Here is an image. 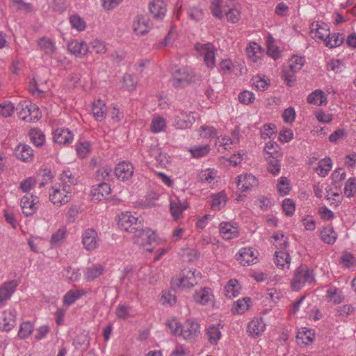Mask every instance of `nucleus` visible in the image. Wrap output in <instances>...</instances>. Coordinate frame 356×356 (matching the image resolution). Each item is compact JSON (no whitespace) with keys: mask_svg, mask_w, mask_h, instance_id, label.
I'll return each mask as SVG.
<instances>
[{"mask_svg":"<svg viewBox=\"0 0 356 356\" xmlns=\"http://www.w3.org/2000/svg\"><path fill=\"white\" fill-rule=\"evenodd\" d=\"M89 49L95 51L96 54H105L106 47L105 44L100 40H93L90 43Z\"/></svg>","mask_w":356,"mask_h":356,"instance_id":"nucleus-59","label":"nucleus"},{"mask_svg":"<svg viewBox=\"0 0 356 356\" xmlns=\"http://www.w3.org/2000/svg\"><path fill=\"white\" fill-rule=\"evenodd\" d=\"M133 30L136 35H143L147 33L149 30L147 19L143 16H137L133 22Z\"/></svg>","mask_w":356,"mask_h":356,"instance_id":"nucleus-24","label":"nucleus"},{"mask_svg":"<svg viewBox=\"0 0 356 356\" xmlns=\"http://www.w3.org/2000/svg\"><path fill=\"white\" fill-rule=\"evenodd\" d=\"M239 143V131L237 130L233 131L232 137H218L216 140V146L218 147V151L221 149L229 150L232 149V145Z\"/></svg>","mask_w":356,"mask_h":356,"instance_id":"nucleus-13","label":"nucleus"},{"mask_svg":"<svg viewBox=\"0 0 356 356\" xmlns=\"http://www.w3.org/2000/svg\"><path fill=\"white\" fill-rule=\"evenodd\" d=\"M106 106L105 103L101 100L97 99V101H95L92 104V111L93 113L94 117L97 120H102L104 118L106 113Z\"/></svg>","mask_w":356,"mask_h":356,"instance_id":"nucleus-33","label":"nucleus"},{"mask_svg":"<svg viewBox=\"0 0 356 356\" xmlns=\"http://www.w3.org/2000/svg\"><path fill=\"white\" fill-rule=\"evenodd\" d=\"M195 50L204 57V61L208 68L213 69L216 65V48L211 43H197Z\"/></svg>","mask_w":356,"mask_h":356,"instance_id":"nucleus-6","label":"nucleus"},{"mask_svg":"<svg viewBox=\"0 0 356 356\" xmlns=\"http://www.w3.org/2000/svg\"><path fill=\"white\" fill-rule=\"evenodd\" d=\"M111 191L109 184L106 183H100L92 190V195L97 200H102L106 198Z\"/></svg>","mask_w":356,"mask_h":356,"instance_id":"nucleus-28","label":"nucleus"},{"mask_svg":"<svg viewBox=\"0 0 356 356\" xmlns=\"http://www.w3.org/2000/svg\"><path fill=\"white\" fill-rule=\"evenodd\" d=\"M211 148L209 145H195L188 149L193 158L198 159L205 156L210 152Z\"/></svg>","mask_w":356,"mask_h":356,"instance_id":"nucleus-39","label":"nucleus"},{"mask_svg":"<svg viewBox=\"0 0 356 356\" xmlns=\"http://www.w3.org/2000/svg\"><path fill=\"white\" fill-rule=\"evenodd\" d=\"M225 6V5L222 6V0H213L210 6L212 15L218 19H222Z\"/></svg>","mask_w":356,"mask_h":356,"instance_id":"nucleus-43","label":"nucleus"},{"mask_svg":"<svg viewBox=\"0 0 356 356\" xmlns=\"http://www.w3.org/2000/svg\"><path fill=\"white\" fill-rule=\"evenodd\" d=\"M326 97L321 90H316L309 95L307 97V102L309 104L321 106L326 104Z\"/></svg>","mask_w":356,"mask_h":356,"instance_id":"nucleus-36","label":"nucleus"},{"mask_svg":"<svg viewBox=\"0 0 356 356\" xmlns=\"http://www.w3.org/2000/svg\"><path fill=\"white\" fill-rule=\"evenodd\" d=\"M332 168V161L330 158L321 159L318 162V165L316 168V172L321 177H325L330 171Z\"/></svg>","mask_w":356,"mask_h":356,"instance_id":"nucleus-42","label":"nucleus"},{"mask_svg":"<svg viewBox=\"0 0 356 356\" xmlns=\"http://www.w3.org/2000/svg\"><path fill=\"white\" fill-rule=\"evenodd\" d=\"M344 69L343 63L337 59L331 60L327 63V70H332L334 73H340Z\"/></svg>","mask_w":356,"mask_h":356,"instance_id":"nucleus-63","label":"nucleus"},{"mask_svg":"<svg viewBox=\"0 0 356 356\" xmlns=\"http://www.w3.org/2000/svg\"><path fill=\"white\" fill-rule=\"evenodd\" d=\"M54 140L60 145H67L73 140V134L68 129H57L54 132Z\"/></svg>","mask_w":356,"mask_h":356,"instance_id":"nucleus-19","label":"nucleus"},{"mask_svg":"<svg viewBox=\"0 0 356 356\" xmlns=\"http://www.w3.org/2000/svg\"><path fill=\"white\" fill-rule=\"evenodd\" d=\"M165 120L160 117L154 118L152 121L151 130L154 133L162 131L165 127Z\"/></svg>","mask_w":356,"mask_h":356,"instance_id":"nucleus-57","label":"nucleus"},{"mask_svg":"<svg viewBox=\"0 0 356 356\" xmlns=\"http://www.w3.org/2000/svg\"><path fill=\"white\" fill-rule=\"evenodd\" d=\"M356 191V179L349 178L344 187V193L347 197H352Z\"/></svg>","mask_w":356,"mask_h":356,"instance_id":"nucleus-55","label":"nucleus"},{"mask_svg":"<svg viewBox=\"0 0 356 356\" xmlns=\"http://www.w3.org/2000/svg\"><path fill=\"white\" fill-rule=\"evenodd\" d=\"M124 84L127 89L129 91L136 89L138 84L137 77L131 74H126L123 77Z\"/></svg>","mask_w":356,"mask_h":356,"instance_id":"nucleus-53","label":"nucleus"},{"mask_svg":"<svg viewBox=\"0 0 356 356\" xmlns=\"http://www.w3.org/2000/svg\"><path fill=\"white\" fill-rule=\"evenodd\" d=\"M282 209L286 216H291L296 209L295 202L291 199H284L282 202Z\"/></svg>","mask_w":356,"mask_h":356,"instance_id":"nucleus-58","label":"nucleus"},{"mask_svg":"<svg viewBox=\"0 0 356 356\" xmlns=\"http://www.w3.org/2000/svg\"><path fill=\"white\" fill-rule=\"evenodd\" d=\"M38 198L33 195L23 196L20 202L22 213L26 216L33 215L38 209Z\"/></svg>","mask_w":356,"mask_h":356,"instance_id":"nucleus-8","label":"nucleus"},{"mask_svg":"<svg viewBox=\"0 0 356 356\" xmlns=\"http://www.w3.org/2000/svg\"><path fill=\"white\" fill-rule=\"evenodd\" d=\"M339 262L340 264L346 268H350L356 266V258L350 252H343Z\"/></svg>","mask_w":356,"mask_h":356,"instance_id":"nucleus-47","label":"nucleus"},{"mask_svg":"<svg viewBox=\"0 0 356 356\" xmlns=\"http://www.w3.org/2000/svg\"><path fill=\"white\" fill-rule=\"evenodd\" d=\"M195 120V118L193 115V112L181 111L175 115L173 124L177 129H188L192 126Z\"/></svg>","mask_w":356,"mask_h":356,"instance_id":"nucleus-11","label":"nucleus"},{"mask_svg":"<svg viewBox=\"0 0 356 356\" xmlns=\"http://www.w3.org/2000/svg\"><path fill=\"white\" fill-rule=\"evenodd\" d=\"M134 170V168L131 163L129 161H122L115 168L114 175L118 179L126 181L132 177Z\"/></svg>","mask_w":356,"mask_h":356,"instance_id":"nucleus-9","label":"nucleus"},{"mask_svg":"<svg viewBox=\"0 0 356 356\" xmlns=\"http://www.w3.org/2000/svg\"><path fill=\"white\" fill-rule=\"evenodd\" d=\"M265 330V324L261 319H253L248 325V332L256 338L261 335Z\"/></svg>","mask_w":356,"mask_h":356,"instance_id":"nucleus-26","label":"nucleus"},{"mask_svg":"<svg viewBox=\"0 0 356 356\" xmlns=\"http://www.w3.org/2000/svg\"><path fill=\"white\" fill-rule=\"evenodd\" d=\"M219 231L222 237L226 240H230L238 236V227L229 222H220Z\"/></svg>","mask_w":356,"mask_h":356,"instance_id":"nucleus-16","label":"nucleus"},{"mask_svg":"<svg viewBox=\"0 0 356 356\" xmlns=\"http://www.w3.org/2000/svg\"><path fill=\"white\" fill-rule=\"evenodd\" d=\"M17 158L22 161H30L33 156L32 148L27 145L19 144L15 149Z\"/></svg>","mask_w":356,"mask_h":356,"instance_id":"nucleus-25","label":"nucleus"},{"mask_svg":"<svg viewBox=\"0 0 356 356\" xmlns=\"http://www.w3.org/2000/svg\"><path fill=\"white\" fill-rule=\"evenodd\" d=\"M16 111L19 117L26 122H31L40 118L39 108L29 101H23L17 104Z\"/></svg>","mask_w":356,"mask_h":356,"instance_id":"nucleus-4","label":"nucleus"},{"mask_svg":"<svg viewBox=\"0 0 356 356\" xmlns=\"http://www.w3.org/2000/svg\"><path fill=\"white\" fill-rule=\"evenodd\" d=\"M104 268L101 264H94L86 268L84 272V277L88 281H92L103 274Z\"/></svg>","mask_w":356,"mask_h":356,"instance_id":"nucleus-30","label":"nucleus"},{"mask_svg":"<svg viewBox=\"0 0 356 356\" xmlns=\"http://www.w3.org/2000/svg\"><path fill=\"white\" fill-rule=\"evenodd\" d=\"M239 284L238 281L236 280H229L227 284L225 286L224 293L225 295L229 298H235L239 294Z\"/></svg>","mask_w":356,"mask_h":356,"instance_id":"nucleus-40","label":"nucleus"},{"mask_svg":"<svg viewBox=\"0 0 356 356\" xmlns=\"http://www.w3.org/2000/svg\"><path fill=\"white\" fill-rule=\"evenodd\" d=\"M33 330V325L31 322H24L20 325L18 337L21 339H26L32 333Z\"/></svg>","mask_w":356,"mask_h":356,"instance_id":"nucleus-49","label":"nucleus"},{"mask_svg":"<svg viewBox=\"0 0 356 356\" xmlns=\"http://www.w3.org/2000/svg\"><path fill=\"white\" fill-rule=\"evenodd\" d=\"M305 63V59L302 57L293 56L289 61V69L291 72L296 73L301 70Z\"/></svg>","mask_w":356,"mask_h":356,"instance_id":"nucleus-48","label":"nucleus"},{"mask_svg":"<svg viewBox=\"0 0 356 356\" xmlns=\"http://www.w3.org/2000/svg\"><path fill=\"white\" fill-rule=\"evenodd\" d=\"M191 79L192 76L185 69L179 68L173 72L172 85L177 88L191 81Z\"/></svg>","mask_w":356,"mask_h":356,"instance_id":"nucleus-22","label":"nucleus"},{"mask_svg":"<svg viewBox=\"0 0 356 356\" xmlns=\"http://www.w3.org/2000/svg\"><path fill=\"white\" fill-rule=\"evenodd\" d=\"M15 107L10 102H4L0 104V115L4 118L12 115L14 112Z\"/></svg>","mask_w":356,"mask_h":356,"instance_id":"nucleus-56","label":"nucleus"},{"mask_svg":"<svg viewBox=\"0 0 356 356\" xmlns=\"http://www.w3.org/2000/svg\"><path fill=\"white\" fill-rule=\"evenodd\" d=\"M53 192L49 195V199L51 202L58 206L67 204L71 197V188L70 185H63L61 188L59 186H54Z\"/></svg>","mask_w":356,"mask_h":356,"instance_id":"nucleus-7","label":"nucleus"},{"mask_svg":"<svg viewBox=\"0 0 356 356\" xmlns=\"http://www.w3.org/2000/svg\"><path fill=\"white\" fill-rule=\"evenodd\" d=\"M257 251L251 248H243L239 250L237 261L242 266H250L257 261Z\"/></svg>","mask_w":356,"mask_h":356,"instance_id":"nucleus-12","label":"nucleus"},{"mask_svg":"<svg viewBox=\"0 0 356 356\" xmlns=\"http://www.w3.org/2000/svg\"><path fill=\"white\" fill-rule=\"evenodd\" d=\"M70 22L73 29H76L79 31H83L86 27L85 22L80 17L77 15H73L70 18Z\"/></svg>","mask_w":356,"mask_h":356,"instance_id":"nucleus-61","label":"nucleus"},{"mask_svg":"<svg viewBox=\"0 0 356 356\" xmlns=\"http://www.w3.org/2000/svg\"><path fill=\"white\" fill-rule=\"evenodd\" d=\"M321 238L327 244H333L337 238V234L332 226L323 227L321 232Z\"/></svg>","mask_w":356,"mask_h":356,"instance_id":"nucleus-34","label":"nucleus"},{"mask_svg":"<svg viewBox=\"0 0 356 356\" xmlns=\"http://www.w3.org/2000/svg\"><path fill=\"white\" fill-rule=\"evenodd\" d=\"M118 225L124 231L133 233L136 238L135 242L141 245H145V241L150 244L155 239L154 232L148 228L143 229L142 220L131 212L121 213L119 216Z\"/></svg>","mask_w":356,"mask_h":356,"instance_id":"nucleus-1","label":"nucleus"},{"mask_svg":"<svg viewBox=\"0 0 356 356\" xmlns=\"http://www.w3.org/2000/svg\"><path fill=\"white\" fill-rule=\"evenodd\" d=\"M213 297L212 291L209 287L201 289L199 291H196L193 296L195 301L202 305H205L209 302H211Z\"/></svg>","mask_w":356,"mask_h":356,"instance_id":"nucleus-23","label":"nucleus"},{"mask_svg":"<svg viewBox=\"0 0 356 356\" xmlns=\"http://www.w3.org/2000/svg\"><path fill=\"white\" fill-rule=\"evenodd\" d=\"M250 298H245L238 300L233 309V312L237 314H243L250 307Z\"/></svg>","mask_w":356,"mask_h":356,"instance_id":"nucleus-50","label":"nucleus"},{"mask_svg":"<svg viewBox=\"0 0 356 356\" xmlns=\"http://www.w3.org/2000/svg\"><path fill=\"white\" fill-rule=\"evenodd\" d=\"M82 244L88 251L95 250L99 245L97 232L92 228L86 229L82 234Z\"/></svg>","mask_w":356,"mask_h":356,"instance_id":"nucleus-10","label":"nucleus"},{"mask_svg":"<svg viewBox=\"0 0 356 356\" xmlns=\"http://www.w3.org/2000/svg\"><path fill=\"white\" fill-rule=\"evenodd\" d=\"M267 54L274 59H277L280 56L278 47L274 44V39L271 35L267 38Z\"/></svg>","mask_w":356,"mask_h":356,"instance_id":"nucleus-51","label":"nucleus"},{"mask_svg":"<svg viewBox=\"0 0 356 356\" xmlns=\"http://www.w3.org/2000/svg\"><path fill=\"white\" fill-rule=\"evenodd\" d=\"M238 100L243 104H251L254 100V95L250 91L244 90L239 93Z\"/></svg>","mask_w":356,"mask_h":356,"instance_id":"nucleus-62","label":"nucleus"},{"mask_svg":"<svg viewBox=\"0 0 356 356\" xmlns=\"http://www.w3.org/2000/svg\"><path fill=\"white\" fill-rule=\"evenodd\" d=\"M149 9L155 19H160L165 15L166 6L163 0H153L149 5Z\"/></svg>","mask_w":356,"mask_h":356,"instance_id":"nucleus-20","label":"nucleus"},{"mask_svg":"<svg viewBox=\"0 0 356 356\" xmlns=\"http://www.w3.org/2000/svg\"><path fill=\"white\" fill-rule=\"evenodd\" d=\"M211 208L214 210H220L224 207L227 202V195L224 191H221L211 196Z\"/></svg>","mask_w":356,"mask_h":356,"instance_id":"nucleus-35","label":"nucleus"},{"mask_svg":"<svg viewBox=\"0 0 356 356\" xmlns=\"http://www.w3.org/2000/svg\"><path fill=\"white\" fill-rule=\"evenodd\" d=\"M257 184V179L251 174L241 175L237 177V186L243 191L249 190Z\"/></svg>","mask_w":356,"mask_h":356,"instance_id":"nucleus-17","label":"nucleus"},{"mask_svg":"<svg viewBox=\"0 0 356 356\" xmlns=\"http://www.w3.org/2000/svg\"><path fill=\"white\" fill-rule=\"evenodd\" d=\"M86 292L81 289H71L63 296V304L70 306L75 302L76 300L84 296Z\"/></svg>","mask_w":356,"mask_h":356,"instance_id":"nucleus-31","label":"nucleus"},{"mask_svg":"<svg viewBox=\"0 0 356 356\" xmlns=\"http://www.w3.org/2000/svg\"><path fill=\"white\" fill-rule=\"evenodd\" d=\"M31 141L37 147L41 146L45 141V136L39 129H31L29 131Z\"/></svg>","mask_w":356,"mask_h":356,"instance_id":"nucleus-44","label":"nucleus"},{"mask_svg":"<svg viewBox=\"0 0 356 356\" xmlns=\"http://www.w3.org/2000/svg\"><path fill=\"white\" fill-rule=\"evenodd\" d=\"M216 177V172L212 169H206L199 172L198 180L203 183H211Z\"/></svg>","mask_w":356,"mask_h":356,"instance_id":"nucleus-45","label":"nucleus"},{"mask_svg":"<svg viewBox=\"0 0 356 356\" xmlns=\"http://www.w3.org/2000/svg\"><path fill=\"white\" fill-rule=\"evenodd\" d=\"M18 285L16 280H11L4 283L0 287V306L3 305L11 297Z\"/></svg>","mask_w":356,"mask_h":356,"instance_id":"nucleus-15","label":"nucleus"},{"mask_svg":"<svg viewBox=\"0 0 356 356\" xmlns=\"http://www.w3.org/2000/svg\"><path fill=\"white\" fill-rule=\"evenodd\" d=\"M187 208L188 203L186 200H181L176 196L170 198V210L175 220L179 219Z\"/></svg>","mask_w":356,"mask_h":356,"instance_id":"nucleus-14","label":"nucleus"},{"mask_svg":"<svg viewBox=\"0 0 356 356\" xmlns=\"http://www.w3.org/2000/svg\"><path fill=\"white\" fill-rule=\"evenodd\" d=\"M206 335L211 344L216 345L221 337V332L218 327L211 325L206 330Z\"/></svg>","mask_w":356,"mask_h":356,"instance_id":"nucleus-37","label":"nucleus"},{"mask_svg":"<svg viewBox=\"0 0 356 356\" xmlns=\"http://www.w3.org/2000/svg\"><path fill=\"white\" fill-rule=\"evenodd\" d=\"M275 126L274 124H264L261 131V136L264 139L271 138L275 135Z\"/></svg>","mask_w":356,"mask_h":356,"instance_id":"nucleus-64","label":"nucleus"},{"mask_svg":"<svg viewBox=\"0 0 356 356\" xmlns=\"http://www.w3.org/2000/svg\"><path fill=\"white\" fill-rule=\"evenodd\" d=\"M168 327L172 334L181 337L184 339L193 341L200 333V325L194 320H187L181 324L176 320L168 322Z\"/></svg>","mask_w":356,"mask_h":356,"instance_id":"nucleus-2","label":"nucleus"},{"mask_svg":"<svg viewBox=\"0 0 356 356\" xmlns=\"http://www.w3.org/2000/svg\"><path fill=\"white\" fill-rule=\"evenodd\" d=\"M38 44L40 49L47 55H52L56 49L54 42L47 37L40 38Z\"/></svg>","mask_w":356,"mask_h":356,"instance_id":"nucleus-32","label":"nucleus"},{"mask_svg":"<svg viewBox=\"0 0 356 356\" xmlns=\"http://www.w3.org/2000/svg\"><path fill=\"white\" fill-rule=\"evenodd\" d=\"M67 49L76 56H83L89 51V47L84 41L73 40L68 43Z\"/></svg>","mask_w":356,"mask_h":356,"instance_id":"nucleus-18","label":"nucleus"},{"mask_svg":"<svg viewBox=\"0 0 356 356\" xmlns=\"http://www.w3.org/2000/svg\"><path fill=\"white\" fill-rule=\"evenodd\" d=\"M275 264L279 268H289L291 257L289 252L286 250H276L275 252Z\"/></svg>","mask_w":356,"mask_h":356,"instance_id":"nucleus-27","label":"nucleus"},{"mask_svg":"<svg viewBox=\"0 0 356 356\" xmlns=\"http://www.w3.org/2000/svg\"><path fill=\"white\" fill-rule=\"evenodd\" d=\"M1 324L5 331H9L14 327L16 324V311L13 309L4 311Z\"/></svg>","mask_w":356,"mask_h":356,"instance_id":"nucleus-21","label":"nucleus"},{"mask_svg":"<svg viewBox=\"0 0 356 356\" xmlns=\"http://www.w3.org/2000/svg\"><path fill=\"white\" fill-rule=\"evenodd\" d=\"M261 47L256 42L250 43L246 48L248 58L252 62H257L262 54Z\"/></svg>","mask_w":356,"mask_h":356,"instance_id":"nucleus-38","label":"nucleus"},{"mask_svg":"<svg viewBox=\"0 0 356 356\" xmlns=\"http://www.w3.org/2000/svg\"><path fill=\"white\" fill-rule=\"evenodd\" d=\"M326 25L320 24L317 22H312L310 26V33L312 38L325 41V38L328 35Z\"/></svg>","mask_w":356,"mask_h":356,"instance_id":"nucleus-29","label":"nucleus"},{"mask_svg":"<svg viewBox=\"0 0 356 356\" xmlns=\"http://www.w3.org/2000/svg\"><path fill=\"white\" fill-rule=\"evenodd\" d=\"M202 279L201 273L196 269H184L179 278L177 284L181 288H192L197 285Z\"/></svg>","mask_w":356,"mask_h":356,"instance_id":"nucleus-5","label":"nucleus"},{"mask_svg":"<svg viewBox=\"0 0 356 356\" xmlns=\"http://www.w3.org/2000/svg\"><path fill=\"white\" fill-rule=\"evenodd\" d=\"M277 191L282 195H286L290 191L289 181L286 177H282L277 183Z\"/></svg>","mask_w":356,"mask_h":356,"instance_id":"nucleus-60","label":"nucleus"},{"mask_svg":"<svg viewBox=\"0 0 356 356\" xmlns=\"http://www.w3.org/2000/svg\"><path fill=\"white\" fill-rule=\"evenodd\" d=\"M67 229L65 227L59 228L56 232H54L51 237V244L52 245H60L65 238Z\"/></svg>","mask_w":356,"mask_h":356,"instance_id":"nucleus-46","label":"nucleus"},{"mask_svg":"<svg viewBox=\"0 0 356 356\" xmlns=\"http://www.w3.org/2000/svg\"><path fill=\"white\" fill-rule=\"evenodd\" d=\"M314 280L313 270L306 265L300 266L295 271L291 281V288L294 291H299L306 284H311Z\"/></svg>","mask_w":356,"mask_h":356,"instance_id":"nucleus-3","label":"nucleus"},{"mask_svg":"<svg viewBox=\"0 0 356 356\" xmlns=\"http://www.w3.org/2000/svg\"><path fill=\"white\" fill-rule=\"evenodd\" d=\"M344 41V35L341 33L328 34L325 38V44L327 47L334 48L340 46Z\"/></svg>","mask_w":356,"mask_h":356,"instance_id":"nucleus-41","label":"nucleus"},{"mask_svg":"<svg viewBox=\"0 0 356 356\" xmlns=\"http://www.w3.org/2000/svg\"><path fill=\"white\" fill-rule=\"evenodd\" d=\"M227 19L232 23H236L241 18V10L237 8H230L227 11L224 10Z\"/></svg>","mask_w":356,"mask_h":356,"instance_id":"nucleus-52","label":"nucleus"},{"mask_svg":"<svg viewBox=\"0 0 356 356\" xmlns=\"http://www.w3.org/2000/svg\"><path fill=\"white\" fill-rule=\"evenodd\" d=\"M296 337L298 341L301 340L305 345H308L313 341L314 334L311 330H302L298 332Z\"/></svg>","mask_w":356,"mask_h":356,"instance_id":"nucleus-54","label":"nucleus"}]
</instances>
